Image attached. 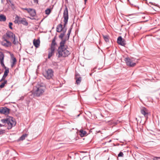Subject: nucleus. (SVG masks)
I'll list each match as a JSON object with an SVG mask.
<instances>
[{
	"mask_svg": "<svg viewBox=\"0 0 160 160\" xmlns=\"http://www.w3.org/2000/svg\"><path fill=\"white\" fill-rule=\"evenodd\" d=\"M123 152H120L118 154V157H122V156H123Z\"/></svg>",
	"mask_w": 160,
	"mask_h": 160,
	"instance_id": "2f4dec72",
	"label": "nucleus"
},
{
	"mask_svg": "<svg viewBox=\"0 0 160 160\" xmlns=\"http://www.w3.org/2000/svg\"><path fill=\"white\" fill-rule=\"evenodd\" d=\"M36 2V1H37L38 0H34Z\"/></svg>",
	"mask_w": 160,
	"mask_h": 160,
	"instance_id": "de8ad7c7",
	"label": "nucleus"
},
{
	"mask_svg": "<svg viewBox=\"0 0 160 160\" xmlns=\"http://www.w3.org/2000/svg\"><path fill=\"white\" fill-rule=\"evenodd\" d=\"M72 26H73L72 25L71 26L70 28L69 29L68 31V32L67 33V36L65 37L64 39H63L62 38V39H61V40H65V42H66V41L67 40H68L69 39L70 35L71 33V32L72 31Z\"/></svg>",
	"mask_w": 160,
	"mask_h": 160,
	"instance_id": "9d476101",
	"label": "nucleus"
},
{
	"mask_svg": "<svg viewBox=\"0 0 160 160\" xmlns=\"http://www.w3.org/2000/svg\"><path fill=\"white\" fill-rule=\"evenodd\" d=\"M9 2H10V3H11V5H12V8H13V7L12 6H14V4H13L12 3V2L10 1L9 0Z\"/></svg>",
	"mask_w": 160,
	"mask_h": 160,
	"instance_id": "e433bc0d",
	"label": "nucleus"
},
{
	"mask_svg": "<svg viewBox=\"0 0 160 160\" xmlns=\"http://www.w3.org/2000/svg\"><path fill=\"white\" fill-rule=\"evenodd\" d=\"M9 72V68H8L7 69H6V70H5V71H4V75L0 81H1L2 80H4L5 79L6 77L8 75Z\"/></svg>",
	"mask_w": 160,
	"mask_h": 160,
	"instance_id": "dca6fc26",
	"label": "nucleus"
},
{
	"mask_svg": "<svg viewBox=\"0 0 160 160\" xmlns=\"http://www.w3.org/2000/svg\"><path fill=\"white\" fill-rule=\"evenodd\" d=\"M10 109L7 107H1L0 108V113L7 115L9 112Z\"/></svg>",
	"mask_w": 160,
	"mask_h": 160,
	"instance_id": "0eeeda50",
	"label": "nucleus"
},
{
	"mask_svg": "<svg viewBox=\"0 0 160 160\" xmlns=\"http://www.w3.org/2000/svg\"><path fill=\"white\" fill-rule=\"evenodd\" d=\"M146 109L145 108H144L141 110V113L145 117H146L148 114V113L146 112Z\"/></svg>",
	"mask_w": 160,
	"mask_h": 160,
	"instance_id": "aec40b11",
	"label": "nucleus"
},
{
	"mask_svg": "<svg viewBox=\"0 0 160 160\" xmlns=\"http://www.w3.org/2000/svg\"><path fill=\"white\" fill-rule=\"evenodd\" d=\"M12 118V117H10L8 118L2 119L1 121L3 123L7 124L8 126L7 129L9 130L11 129L13 126H15L16 124V122Z\"/></svg>",
	"mask_w": 160,
	"mask_h": 160,
	"instance_id": "20e7f679",
	"label": "nucleus"
},
{
	"mask_svg": "<svg viewBox=\"0 0 160 160\" xmlns=\"http://www.w3.org/2000/svg\"><path fill=\"white\" fill-rule=\"evenodd\" d=\"M1 64L2 67L4 66V61H1Z\"/></svg>",
	"mask_w": 160,
	"mask_h": 160,
	"instance_id": "c9c22d12",
	"label": "nucleus"
},
{
	"mask_svg": "<svg viewBox=\"0 0 160 160\" xmlns=\"http://www.w3.org/2000/svg\"><path fill=\"white\" fill-rule=\"evenodd\" d=\"M6 20V17L3 14L0 15V21L5 22Z\"/></svg>",
	"mask_w": 160,
	"mask_h": 160,
	"instance_id": "6ab92c4d",
	"label": "nucleus"
},
{
	"mask_svg": "<svg viewBox=\"0 0 160 160\" xmlns=\"http://www.w3.org/2000/svg\"><path fill=\"white\" fill-rule=\"evenodd\" d=\"M125 160H127L126 159Z\"/></svg>",
	"mask_w": 160,
	"mask_h": 160,
	"instance_id": "864d4df0",
	"label": "nucleus"
},
{
	"mask_svg": "<svg viewBox=\"0 0 160 160\" xmlns=\"http://www.w3.org/2000/svg\"><path fill=\"white\" fill-rule=\"evenodd\" d=\"M63 17L64 18L68 19V9L66 6L64 10Z\"/></svg>",
	"mask_w": 160,
	"mask_h": 160,
	"instance_id": "4468645a",
	"label": "nucleus"
},
{
	"mask_svg": "<svg viewBox=\"0 0 160 160\" xmlns=\"http://www.w3.org/2000/svg\"><path fill=\"white\" fill-rule=\"evenodd\" d=\"M22 9L23 10H27L29 13V12H30L31 11H32V9L30 8H22Z\"/></svg>",
	"mask_w": 160,
	"mask_h": 160,
	"instance_id": "c85d7f7f",
	"label": "nucleus"
},
{
	"mask_svg": "<svg viewBox=\"0 0 160 160\" xmlns=\"http://www.w3.org/2000/svg\"><path fill=\"white\" fill-rule=\"evenodd\" d=\"M80 114H79L78 115H77V117H79V116H80Z\"/></svg>",
	"mask_w": 160,
	"mask_h": 160,
	"instance_id": "37998d69",
	"label": "nucleus"
},
{
	"mask_svg": "<svg viewBox=\"0 0 160 160\" xmlns=\"http://www.w3.org/2000/svg\"><path fill=\"white\" fill-rule=\"evenodd\" d=\"M33 45L36 48H38L40 45V41L39 39H34L33 41Z\"/></svg>",
	"mask_w": 160,
	"mask_h": 160,
	"instance_id": "2eb2a0df",
	"label": "nucleus"
},
{
	"mask_svg": "<svg viewBox=\"0 0 160 160\" xmlns=\"http://www.w3.org/2000/svg\"><path fill=\"white\" fill-rule=\"evenodd\" d=\"M7 82V81L6 80H4V82H3V83H4V84H6Z\"/></svg>",
	"mask_w": 160,
	"mask_h": 160,
	"instance_id": "4c0bfd02",
	"label": "nucleus"
},
{
	"mask_svg": "<svg viewBox=\"0 0 160 160\" xmlns=\"http://www.w3.org/2000/svg\"><path fill=\"white\" fill-rule=\"evenodd\" d=\"M29 13H30V15L32 17H35L36 15V11L35 10L32 9V11Z\"/></svg>",
	"mask_w": 160,
	"mask_h": 160,
	"instance_id": "412c9836",
	"label": "nucleus"
},
{
	"mask_svg": "<svg viewBox=\"0 0 160 160\" xmlns=\"http://www.w3.org/2000/svg\"><path fill=\"white\" fill-rule=\"evenodd\" d=\"M4 69H5V70H6V69H7V68H7L5 66V65H4V66H3V67H2Z\"/></svg>",
	"mask_w": 160,
	"mask_h": 160,
	"instance_id": "58836bf2",
	"label": "nucleus"
},
{
	"mask_svg": "<svg viewBox=\"0 0 160 160\" xmlns=\"http://www.w3.org/2000/svg\"><path fill=\"white\" fill-rule=\"evenodd\" d=\"M16 18H17L18 19H16V20L14 21V22L15 23H18L19 24V22H20L19 21L21 20L20 18L18 16H17L16 17Z\"/></svg>",
	"mask_w": 160,
	"mask_h": 160,
	"instance_id": "cd10ccee",
	"label": "nucleus"
},
{
	"mask_svg": "<svg viewBox=\"0 0 160 160\" xmlns=\"http://www.w3.org/2000/svg\"><path fill=\"white\" fill-rule=\"evenodd\" d=\"M65 40H62L60 42V46L58 48L57 52L58 58L66 57L70 54V52L67 50L65 44Z\"/></svg>",
	"mask_w": 160,
	"mask_h": 160,
	"instance_id": "f257e3e1",
	"label": "nucleus"
},
{
	"mask_svg": "<svg viewBox=\"0 0 160 160\" xmlns=\"http://www.w3.org/2000/svg\"><path fill=\"white\" fill-rule=\"evenodd\" d=\"M124 61L127 65L129 66L133 67L136 65L135 62H133V60L128 57L125 58L124 59Z\"/></svg>",
	"mask_w": 160,
	"mask_h": 160,
	"instance_id": "423d86ee",
	"label": "nucleus"
},
{
	"mask_svg": "<svg viewBox=\"0 0 160 160\" xmlns=\"http://www.w3.org/2000/svg\"><path fill=\"white\" fill-rule=\"evenodd\" d=\"M4 35L3 36L2 38L4 41H5L6 42V43H5L2 42V45L7 47L11 46L12 44L11 43L10 41L6 39L4 37Z\"/></svg>",
	"mask_w": 160,
	"mask_h": 160,
	"instance_id": "1a4fd4ad",
	"label": "nucleus"
},
{
	"mask_svg": "<svg viewBox=\"0 0 160 160\" xmlns=\"http://www.w3.org/2000/svg\"><path fill=\"white\" fill-rule=\"evenodd\" d=\"M51 12V10L50 8H48L45 10V13L46 14L49 15Z\"/></svg>",
	"mask_w": 160,
	"mask_h": 160,
	"instance_id": "a878e982",
	"label": "nucleus"
},
{
	"mask_svg": "<svg viewBox=\"0 0 160 160\" xmlns=\"http://www.w3.org/2000/svg\"><path fill=\"white\" fill-rule=\"evenodd\" d=\"M55 49L49 48L48 49V58H50L54 54Z\"/></svg>",
	"mask_w": 160,
	"mask_h": 160,
	"instance_id": "f8f14e48",
	"label": "nucleus"
},
{
	"mask_svg": "<svg viewBox=\"0 0 160 160\" xmlns=\"http://www.w3.org/2000/svg\"><path fill=\"white\" fill-rule=\"evenodd\" d=\"M13 25V23L12 22H9V28L11 29H13V28L12 27V26Z\"/></svg>",
	"mask_w": 160,
	"mask_h": 160,
	"instance_id": "c756f323",
	"label": "nucleus"
},
{
	"mask_svg": "<svg viewBox=\"0 0 160 160\" xmlns=\"http://www.w3.org/2000/svg\"><path fill=\"white\" fill-rule=\"evenodd\" d=\"M109 159V158H108V160Z\"/></svg>",
	"mask_w": 160,
	"mask_h": 160,
	"instance_id": "603ef678",
	"label": "nucleus"
},
{
	"mask_svg": "<svg viewBox=\"0 0 160 160\" xmlns=\"http://www.w3.org/2000/svg\"><path fill=\"white\" fill-rule=\"evenodd\" d=\"M68 19L64 18V24L63 26L61 24L62 22L57 26L56 30V31L58 32H62L58 36L59 38L60 39H62L63 38L67 31V28L66 27V25L68 23Z\"/></svg>",
	"mask_w": 160,
	"mask_h": 160,
	"instance_id": "f03ea898",
	"label": "nucleus"
},
{
	"mask_svg": "<svg viewBox=\"0 0 160 160\" xmlns=\"http://www.w3.org/2000/svg\"><path fill=\"white\" fill-rule=\"evenodd\" d=\"M103 38L105 41L106 42H108L109 41L108 36L107 35H103Z\"/></svg>",
	"mask_w": 160,
	"mask_h": 160,
	"instance_id": "393cba45",
	"label": "nucleus"
},
{
	"mask_svg": "<svg viewBox=\"0 0 160 160\" xmlns=\"http://www.w3.org/2000/svg\"><path fill=\"white\" fill-rule=\"evenodd\" d=\"M1 74V73H0V74Z\"/></svg>",
	"mask_w": 160,
	"mask_h": 160,
	"instance_id": "5fc2aeb1",
	"label": "nucleus"
},
{
	"mask_svg": "<svg viewBox=\"0 0 160 160\" xmlns=\"http://www.w3.org/2000/svg\"><path fill=\"white\" fill-rule=\"evenodd\" d=\"M81 80V78L80 77H79L78 78H77L76 79V82L78 84H80Z\"/></svg>",
	"mask_w": 160,
	"mask_h": 160,
	"instance_id": "bb28decb",
	"label": "nucleus"
},
{
	"mask_svg": "<svg viewBox=\"0 0 160 160\" xmlns=\"http://www.w3.org/2000/svg\"><path fill=\"white\" fill-rule=\"evenodd\" d=\"M43 83L42 82L38 83L36 86V90L34 93V96L35 97H39L42 95L44 92L45 87Z\"/></svg>",
	"mask_w": 160,
	"mask_h": 160,
	"instance_id": "7ed1b4c3",
	"label": "nucleus"
},
{
	"mask_svg": "<svg viewBox=\"0 0 160 160\" xmlns=\"http://www.w3.org/2000/svg\"><path fill=\"white\" fill-rule=\"evenodd\" d=\"M5 133V130H0V135H2Z\"/></svg>",
	"mask_w": 160,
	"mask_h": 160,
	"instance_id": "473e14b6",
	"label": "nucleus"
},
{
	"mask_svg": "<svg viewBox=\"0 0 160 160\" xmlns=\"http://www.w3.org/2000/svg\"><path fill=\"white\" fill-rule=\"evenodd\" d=\"M31 19H34V18H31Z\"/></svg>",
	"mask_w": 160,
	"mask_h": 160,
	"instance_id": "49530a36",
	"label": "nucleus"
},
{
	"mask_svg": "<svg viewBox=\"0 0 160 160\" xmlns=\"http://www.w3.org/2000/svg\"><path fill=\"white\" fill-rule=\"evenodd\" d=\"M43 75L46 79H49L53 76V71L52 69H48L43 73Z\"/></svg>",
	"mask_w": 160,
	"mask_h": 160,
	"instance_id": "39448f33",
	"label": "nucleus"
},
{
	"mask_svg": "<svg viewBox=\"0 0 160 160\" xmlns=\"http://www.w3.org/2000/svg\"><path fill=\"white\" fill-rule=\"evenodd\" d=\"M90 75H92V74H91H91H90Z\"/></svg>",
	"mask_w": 160,
	"mask_h": 160,
	"instance_id": "8fccbe9b",
	"label": "nucleus"
},
{
	"mask_svg": "<svg viewBox=\"0 0 160 160\" xmlns=\"http://www.w3.org/2000/svg\"><path fill=\"white\" fill-rule=\"evenodd\" d=\"M87 1V0H84L85 2H86Z\"/></svg>",
	"mask_w": 160,
	"mask_h": 160,
	"instance_id": "79ce46f5",
	"label": "nucleus"
},
{
	"mask_svg": "<svg viewBox=\"0 0 160 160\" xmlns=\"http://www.w3.org/2000/svg\"><path fill=\"white\" fill-rule=\"evenodd\" d=\"M87 134V132L85 131H84L82 129H81L79 131V135L81 137H83L85 136Z\"/></svg>",
	"mask_w": 160,
	"mask_h": 160,
	"instance_id": "f3484780",
	"label": "nucleus"
},
{
	"mask_svg": "<svg viewBox=\"0 0 160 160\" xmlns=\"http://www.w3.org/2000/svg\"><path fill=\"white\" fill-rule=\"evenodd\" d=\"M12 39H13V43L14 44H17V42L15 40V38H12Z\"/></svg>",
	"mask_w": 160,
	"mask_h": 160,
	"instance_id": "72a5a7b5",
	"label": "nucleus"
},
{
	"mask_svg": "<svg viewBox=\"0 0 160 160\" xmlns=\"http://www.w3.org/2000/svg\"><path fill=\"white\" fill-rule=\"evenodd\" d=\"M19 22L25 26H27L28 25V22L26 21L25 18H23L19 21Z\"/></svg>",
	"mask_w": 160,
	"mask_h": 160,
	"instance_id": "a211bd4d",
	"label": "nucleus"
},
{
	"mask_svg": "<svg viewBox=\"0 0 160 160\" xmlns=\"http://www.w3.org/2000/svg\"><path fill=\"white\" fill-rule=\"evenodd\" d=\"M130 23V22H129V23L128 24V25H129V24Z\"/></svg>",
	"mask_w": 160,
	"mask_h": 160,
	"instance_id": "09e8293b",
	"label": "nucleus"
},
{
	"mask_svg": "<svg viewBox=\"0 0 160 160\" xmlns=\"http://www.w3.org/2000/svg\"><path fill=\"white\" fill-rule=\"evenodd\" d=\"M4 86L5 84L2 82L1 84L0 85V88H2L4 87Z\"/></svg>",
	"mask_w": 160,
	"mask_h": 160,
	"instance_id": "f704fd0d",
	"label": "nucleus"
},
{
	"mask_svg": "<svg viewBox=\"0 0 160 160\" xmlns=\"http://www.w3.org/2000/svg\"><path fill=\"white\" fill-rule=\"evenodd\" d=\"M100 80H100V79H99V80H98L97 81H100Z\"/></svg>",
	"mask_w": 160,
	"mask_h": 160,
	"instance_id": "c03bdc74",
	"label": "nucleus"
},
{
	"mask_svg": "<svg viewBox=\"0 0 160 160\" xmlns=\"http://www.w3.org/2000/svg\"><path fill=\"white\" fill-rule=\"evenodd\" d=\"M27 136V134H23L22 136H21L18 139V140H23L25 139L26 137Z\"/></svg>",
	"mask_w": 160,
	"mask_h": 160,
	"instance_id": "4be33fe9",
	"label": "nucleus"
},
{
	"mask_svg": "<svg viewBox=\"0 0 160 160\" xmlns=\"http://www.w3.org/2000/svg\"><path fill=\"white\" fill-rule=\"evenodd\" d=\"M4 55L3 53L0 51V61H4Z\"/></svg>",
	"mask_w": 160,
	"mask_h": 160,
	"instance_id": "5701e85b",
	"label": "nucleus"
},
{
	"mask_svg": "<svg viewBox=\"0 0 160 160\" xmlns=\"http://www.w3.org/2000/svg\"><path fill=\"white\" fill-rule=\"evenodd\" d=\"M117 42L119 44L123 46H124L126 44L125 40L121 36L118 38Z\"/></svg>",
	"mask_w": 160,
	"mask_h": 160,
	"instance_id": "6e6552de",
	"label": "nucleus"
},
{
	"mask_svg": "<svg viewBox=\"0 0 160 160\" xmlns=\"http://www.w3.org/2000/svg\"><path fill=\"white\" fill-rule=\"evenodd\" d=\"M6 35L7 37L9 38H15V35L11 31H8L6 33Z\"/></svg>",
	"mask_w": 160,
	"mask_h": 160,
	"instance_id": "ddd939ff",
	"label": "nucleus"
},
{
	"mask_svg": "<svg viewBox=\"0 0 160 160\" xmlns=\"http://www.w3.org/2000/svg\"><path fill=\"white\" fill-rule=\"evenodd\" d=\"M7 2H8V0H7Z\"/></svg>",
	"mask_w": 160,
	"mask_h": 160,
	"instance_id": "3c124183",
	"label": "nucleus"
},
{
	"mask_svg": "<svg viewBox=\"0 0 160 160\" xmlns=\"http://www.w3.org/2000/svg\"><path fill=\"white\" fill-rule=\"evenodd\" d=\"M56 37L55 36L54 38L52 39V42L50 45V48L55 49V46L57 45V43L56 42Z\"/></svg>",
	"mask_w": 160,
	"mask_h": 160,
	"instance_id": "9b49d317",
	"label": "nucleus"
},
{
	"mask_svg": "<svg viewBox=\"0 0 160 160\" xmlns=\"http://www.w3.org/2000/svg\"><path fill=\"white\" fill-rule=\"evenodd\" d=\"M17 60L14 57L12 59V62L11 64V67H13L15 64H16Z\"/></svg>",
	"mask_w": 160,
	"mask_h": 160,
	"instance_id": "b1692460",
	"label": "nucleus"
},
{
	"mask_svg": "<svg viewBox=\"0 0 160 160\" xmlns=\"http://www.w3.org/2000/svg\"><path fill=\"white\" fill-rule=\"evenodd\" d=\"M4 126H5L4 125H3L0 123V127H3Z\"/></svg>",
	"mask_w": 160,
	"mask_h": 160,
	"instance_id": "ea45409f",
	"label": "nucleus"
},
{
	"mask_svg": "<svg viewBox=\"0 0 160 160\" xmlns=\"http://www.w3.org/2000/svg\"><path fill=\"white\" fill-rule=\"evenodd\" d=\"M152 159L153 160H158L160 159V157H153Z\"/></svg>",
	"mask_w": 160,
	"mask_h": 160,
	"instance_id": "7c9ffc66",
	"label": "nucleus"
},
{
	"mask_svg": "<svg viewBox=\"0 0 160 160\" xmlns=\"http://www.w3.org/2000/svg\"><path fill=\"white\" fill-rule=\"evenodd\" d=\"M4 0H1V2H3L4 1Z\"/></svg>",
	"mask_w": 160,
	"mask_h": 160,
	"instance_id": "a19ab883",
	"label": "nucleus"
},
{
	"mask_svg": "<svg viewBox=\"0 0 160 160\" xmlns=\"http://www.w3.org/2000/svg\"><path fill=\"white\" fill-rule=\"evenodd\" d=\"M149 3H151L152 4V2H150Z\"/></svg>",
	"mask_w": 160,
	"mask_h": 160,
	"instance_id": "a18cd8bd",
	"label": "nucleus"
}]
</instances>
